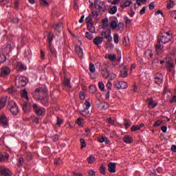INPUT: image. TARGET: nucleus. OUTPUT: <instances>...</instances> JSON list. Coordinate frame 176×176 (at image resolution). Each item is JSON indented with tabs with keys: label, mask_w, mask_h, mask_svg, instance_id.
Returning <instances> with one entry per match:
<instances>
[{
	"label": "nucleus",
	"mask_w": 176,
	"mask_h": 176,
	"mask_svg": "<svg viewBox=\"0 0 176 176\" xmlns=\"http://www.w3.org/2000/svg\"><path fill=\"white\" fill-rule=\"evenodd\" d=\"M90 5H89V9L91 10V12L89 16V24L91 26V28L89 29L90 32H94L95 28L94 26H93V19H97L98 17V12L96 10L97 9V5H98V0H89V1Z\"/></svg>",
	"instance_id": "1"
},
{
	"label": "nucleus",
	"mask_w": 176,
	"mask_h": 176,
	"mask_svg": "<svg viewBox=\"0 0 176 176\" xmlns=\"http://www.w3.org/2000/svg\"><path fill=\"white\" fill-rule=\"evenodd\" d=\"M21 99L20 104L22 106L24 113H28V109L32 107V104L30 102V98H28V92L27 90L23 89L21 94Z\"/></svg>",
	"instance_id": "2"
},
{
	"label": "nucleus",
	"mask_w": 176,
	"mask_h": 176,
	"mask_svg": "<svg viewBox=\"0 0 176 176\" xmlns=\"http://www.w3.org/2000/svg\"><path fill=\"white\" fill-rule=\"evenodd\" d=\"M172 38L173 35L171 34V32H163L160 34L157 42H159L160 43L161 42V43L166 45V43H168V42H170Z\"/></svg>",
	"instance_id": "3"
},
{
	"label": "nucleus",
	"mask_w": 176,
	"mask_h": 176,
	"mask_svg": "<svg viewBox=\"0 0 176 176\" xmlns=\"http://www.w3.org/2000/svg\"><path fill=\"white\" fill-rule=\"evenodd\" d=\"M41 89H36L34 91V98H36V100H39L41 104H43V105L47 107V105H49V97L46 96L45 97H39V93H41Z\"/></svg>",
	"instance_id": "4"
},
{
	"label": "nucleus",
	"mask_w": 176,
	"mask_h": 176,
	"mask_svg": "<svg viewBox=\"0 0 176 176\" xmlns=\"http://www.w3.org/2000/svg\"><path fill=\"white\" fill-rule=\"evenodd\" d=\"M15 85L17 87H24L27 85V78L23 76H17L15 78Z\"/></svg>",
	"instance_id": "5"
},
{
	"label": "nucleus",
	"mask_w": 176,
	"mask_h": 176,
	"mask_svg": "<svg viewBox=\"0 0 176 176\" xmlns=\"http://www.w3.org/2000/svg\"><path fill=\"white\" fill-rule=\"evenodd\" d=\"M8 108H10V111L11 112L12 115H13L14 116H16V115H19V107L17 106L16 102L10 100L8 102Z\"/></svg>",
	"instance_id": "6"
},
{
	"label": "nucleus",
	"mask_w": 176,
	"mask_h": 176,
	"mask_svg": "<svg viewBox=\"0 0 176 176\" xmlns=\"http://www.w3.org/2000/svg\"><path fill=\"white\" fill-rule=\"evenodd\" d=\"M34 111L37 116H45L46 113V110L43 107H38L36 104H32Z\"/></svg>",
	"instance_id": "7"
},
{
	"label": "nucleus",
	"mask_w": 176,
	"mask_h": 176,
	"mask_svg": "<svg viewBox=\"0 0 176 176\" xmlns=\"http://www.w3.org/2000/svg\"><path fill=\"white\" fill-rule=\"evenodd\" d=\"M13 47H14V45L13 44V43L5 44L2 47V52H3V53H5L6 54H10Z\"/></svg>",
	"instance_id": "8"
},
{
	"label": "nucleus",
	"mask_w": 176,
	"mask_h": 176,
	"mask_svg": "<svg viewBox=\"0 0 176 176\" xmlns=\"http://www.w3.org/2000/svg\"><path fill=\"white\" fill-rule=\"evenodd\" d=\"M114 87H116V89H118V90L120 89H127V82L119 80L114 81Z\"/></svg>",
	"instance_id": "9"
},
{
	"label": "nucleus",
	"mask_w": 176,
	"mask_h": 176,
	"mask_svg": "<svg viewBox=\"0 0 176 176\" xmlns=\"http://www.w3.org/2000/svg\"><path fill=\"white\" fill-rule=\"evenodd\" d=\"M10 68L8 67H1V76H2V78H6V76H9L10 74Z\"/></svg>",
	"instance_id": "10"
},
{
	"label": "nucleus",
	"mask_w": 176,
	"mask_h": 176,
	"mask_svg": "<svg viewBox=\"0 0 176 176\" xmlns=\"http://www.w3.org/2000/svg\"><path fill=\"white\" fill-rule=\"evenodd\" d=\"M154 79L157 85H162V83H163V75L160 73H157L155 75Z\"/></svg>",
	"instance_id": "11"
},
{
	"label": "nucleus",
	"mask_w": 176,
	"mask_h": 176,
	"mask_svg": "<svg viewBox=\"0 0 176 176\" xmlns=\"http://www.w3.org/2000/svg\"><path fill=\"white\" fill-rule=\"evenodd\" d=\"M0 124L1 126H8L9 124L8 118H6V115H5V113L0 115Z\"/></svg>",
	"instance_id": "12"
},
{
	"label": "nucleus",
	"mask_w": 176,
	"mask_h": 176,
	"mask_svg": "<svg viewBox=\"0 0 176 176\" xmlns=\"http://www.w3.org/2000/svg\"><path fill=\"white\" fill-rule=\"evenodd\" d=\"M83 108H85V110L81 111V115L87 118V116H89V111H87V109H89V101L86 100L85 103L83 104Z\"/></svg>",
	"instance_id": "13"
},
{
	"label": "nucleus",
	"mask_w": 176,
	"mask_h": 176,
	"mask_svg": "<svg viewBox=\"0 0 176 176\" xmlns=\"http://www.w3.org/2000/svg\"><path fill=\"white\" fill-rule=\"evenodd\" d=\"M0 173L4 176H12V172L5 166L0 167Z\"/></svg>",
	"instance_id": "14"
},
{
	"label": "nucleus",
	"mask_w": 176,
	"mask_h": 176,
	"mask_svg": "<svg viewBox=\"0 0 176 176\" xmlns=\"http://www.w3.org/2000/svg\"><path fill=\"white\" fill-rule=\"evenodd\" d=\"M146 101L150 108H156V107H157V102L153 100V98H148Z\"/></svg>",
	"instance_id": "15"
},
{
	"label": "nucleus",
	"mask_w": 176,
	"mask_h": 176,
	"mask_svg": "<svg viewBox=\"0 0 176 176\" xmlns=\"http://www.w3.org/2000/svg\"><path fill=\"white\" fill-rule=\"evenodd\" d=\"M89 71L91 72V74H89L91 79H96V76L92 74L96 72V66H94V64H93L91 63H89Z\"/></svg>",
	"instance_id": "16"
},
{
	"label": "nucleus",
	"mask_w": 176,
	"mask_h": 176,
	"mask_svg": "<svg viewBox=\"0 0 176 176\" xmlns=\"http://www.w3.org/2000/svg\"><path fill=\"white\" fill-rule=\"evenodd\" d=\"M75 52L78 57H80V58H82L83 57V50H82V47H80V46H76Z\"/></svg>",
	"instance_id": "17"
},
{
	"label": "nucleus",
	"mask_w": 176,
	"mask_h": 176,
	"mask_svg": "<svg viewBox=\"0 0 176 176\" xmlns=\"http://www.w3.org/2000/svg\"><path fill=\"white\" fill-rule=\"evenodd\" d=\"M109 173H116V164L110 162L108 165Z\"/></svg>",
	"instance_id": "18"
},
{
	"label": "nucleus",
	"mask_w": 176,
	"mask_h": 176,
	"mask_svg": "<svg viewBox=\"0 0 176 176\" xmlns=\"http://www.w3.org/2000/svg\"><path fill=\"white\" fill-rule=\"evenodd\" d=\"M109 74V72L108 71V69L105 67H102L101 74H102V76L104 78V79L108 78Z\"/></svg>",
	"instance_id": "19"
},
{
	"label": "nucleus",
	"mask_w": 176,
	"mask_h": 176,
	"mask_svg": "<svg viewBox=\"0 0 176 176\" xmlns=\"http://www.w3.org/2000/svg\"><path fill=\"white\" fill-rule=\"evenodd\" d=\"M155 50L157 54H162L163 53V47H162V45L160 42H157L155 45Z\"/></svg>",
	"instance_id": "20"
},
{
	"label": "nucleus",
	"mask_w": 176,
	"mask_h": 176,
	"mask_svg": "<svg viewBox=\"0 0 176 176\" xmlns=\"http://www.w3.org/2000/svg\"><path fill=\"white\" fill-rule=\"evenodd\" d=\"M53 28H55V31L56 32H61V30H63V23H55L53 25Z\"/></svg>",
	"instance_id": "21"
},
{
	"label": "nucleus",
	"mask_w": 176,
	"mask_h": 176,
	"mask_svg": "<svg viewBox=\"0 0 176 176\" xmlns=\"http://www.w3.org/2000/svg\"><path fill=\"white\" fill-rule=\"evenodd\" d=\"M6 101H8V97L2 96L0 99V109H2L6 105Z\"/></svg>",
	"instance_id": "22"
},
{
	"label": "nucleus",
	"mask_w": 176,
	"mask_h": 176,
	"mask_svg": "<svg viewBox=\"0 0 176 176\" xmlns=\"http://www.w3.org/2000/svg\"><path fill=\"white\" fill-rule=\"evenodd\" d=\"M127 72H129V69L126 67V66H124L123 69L120 71V76L121 78H126V76H127L128 75Z\"/></svg>",
	"instance_id": "23"
},
{
	"label": "nucleus",
	"mask_w": 176,
	"mask_h": 176,
	"mask_svg": "<svg viewBox=\"0 0 176 176\" xmlns=\"http://www.w3.org/2000/svg\"><path fill=\"white\" fill-rule=\"evenodd\" d=\"M16 71H24V69H27V67L23 65L21 63H17L16 65Z\"/></svg>",
	"instance_id": "24"
},
{
	"label": "nucleus",
	"mask_w": 176,
	"mask_h": 176,
	"mask_svg": "<svg viewBox=\"0 0 176 176\" xmlns=\"http://www.w3.org/2000/svg\"><path fill=\"white\" fill-rule=\"evenodd\" d=\"M109 108V104L107 102H100L98 105V109L101 110L108 109Z\"/></svg>",
	"instance_id": "25"
},
{
	"label": "nucleus",
	"mask_w": 176,
	"mask_h": 176,
	"mask_svg": "<svg viewBox=\"0 0 176 176\" xmlns=\"http://www.w3.org/2000/svg\"><path fill=\"white\" fill-rule=\"evenodd\" d=\"M174 6H175V1H174V0H168L166 1L167 9H173Z\"/></svg>",
	"instance_id": "26"
},
{
	"label": "nucleus",
	"mask_w": 176,
	"mask_h": 176,
	"mask_svg": "<svg viewBox=\"0 0 176 176\" xmlns=\"http://www.w3.org/2000/svg\"><path fill=\"white\" fill-rule=\"evenodd\" d=\"M123 140L126 144H131L133 142V138L130 135H125Z\"/></svg>",
	"instance_id": "27"
},
{
	"label": "nucleus",
	"mask_w": 176,
	"mask_h": 176,
	"mask_svg": "<svg viewBox=\"0 0 176 176\" xmlns=\"http://www.w3.org/2000/svg\"><path fill=\"white\" fill-rule=\"evenodd\" d=\"M106 58H109L110 61H116V55L115 54H107Z\"/></svg>",
	"instance_id": "28"
},
{
	"label": "nucleus",
	"mask_w": 176,
	"mask_h": 176,
	"mask_svg": "<svg viewBox=\"0 0 176 176\" xmlns=\"http://www.w3.org/2000/svg\"><path fill=\"white\" fill-rule=\"evenodd\" d=\"M9 159V154H0V162H5V160H8Z\"/></svg>",
	"instance_id": "29"
},
{
	"label": "nucleus",
	"mask_w": 176,
	"mask_h": 176,
	"mask_svg": "<svg viewBox=\"0 0 176 176\" xmlns=\"http://www.w3.org/2000/svg\"><path fill=\"white\" fill-rule=\"evenodd\" d=\"M144 55L148 58H152V57H153V52H152V50H147L145 51Z\"/></svg>",
	"instance_id": "30"
},
{
	"label": "nucleus",
	"mask_w": 176,
	"mask_h": 176,
	"mask_svg": "<svg viewBox=\"0 0 176 176\" xmlns=\"http://www.w3.org/2000/svg\"><path fill=\"white\" fill-rule=\"evenodd\" d=\"M94 43H95V45H100V43H102V38L101 37H96L94 39Z\"/></svg>",
	"instance_id": "31"
},
{
	"label": "nucleus",
	"mask_w": 176,
	"mask_h": 176,
	"mask_svg": "<svg viewBox=\"0 0 176 176\" xmlns=\"http://www.w3.org/2000/svg\"><path fill=\"white\" fill-rule=\"evenodd\" d=\"M98 9L99 12H105L107 7H105V4H104V3H102L98 5Z\"/></svg>",
	"instance_id": "32"
},
{
	"label": "nucleus",
	"mask_w": 176,
	"mask_h": 176,
	"mask_svg": "<svg viewBox=\"0 0 176 176\" xmlns=\"http://www.w3.org/2000/svg\"><path fill=\"white\" fill-rule=\"evenodd\" d=\"M116 12H118V7L116 6H114L109 9V13H110V14H115Z\"/></svg>",
	"instance_id": "33"
},
{
	"label": "nucleus",
	"mask_w": 176,
	"mask_h": 176,
	"mask_svg": "<svg viewBox=\"0 0 176 176\" xmlns=\"http://www.w3.org/2000/svg\"><path fill=\"white\" fill-rule=\"evenodd\" d=\"M166 67H167V69L169 72H171V71H173V69H174V64H173L172 63L168 62Z\"/></svg>",
	"instance_id": "34"
},
{
	"label": "nucleus",
	"mask_w": 176,
	"mask_h": 176,
	"mask_svg": "<svg viewBox=\"0 0 176 176\" xmlns=\"http://www.w3.org/2000/svg\"><path fill=\"white\" fill-rule=\"evenodd\" d=\"M107 78L110 80H113V79L116 78V74H115L114 73H109V74H107Z\"/></svg>",
	"instance_id": "35"
},
{
	"label": "nucleus",
	"mask_w": 176,
	"mask_h": 176,
	"mask_svg": "<svg viewBox=\"0 0 176 176\" xmlns=\"http://www.w3.org/2000/svg\"><path fill=\"white\" fill-rule=\"evenodd\" d=\"M98 87H99L100 90H101V91H105V85H104V82H99Z\"/></svg>",
	"instance_id": "36"
},
{
	"label": "nucleus",
	"mask_w": 176,
	"mask_h": 176,
	"mask_svg": "<svg viewBox=\"0 0 176 176\" xmlns=\"http://www.w3.org/2000/svg\"><path fill=\"white\" fill-rule=\"evenodd\" d=\"M52 41H53V32H50L48 34V45H52Z\"/></svg>",
	"instance_id": "37"
},
{
	"label": "nucleus",
	"mask_w": 176,
	"mask_h": 176,
	"mask_svg": "<svg viewBox=\"0 0 176 176\" xmlns=\"http://www.w3.org/2000/svg\"><path fill=\"white\" fill-rule=\"evenodd\" d=\"M5 61H6V56L0 54V64L5 63Z\"/></svg>",
	"instance_id": "38"
},
{
	"label": "nucleus",
	"mask_w": 176,
	"mask_h": 176,
	"mask_svg": "<svg viewBox=\"0 0 176 176\" xmlns=\"http://www.w3.org/2000/svg\"><path fill=\"white\" fill-rule=\"evenodd\" d=\"M97 91V87L95 85H90L89 86V93H96Z\"/></svg>",
	"instance_id": "39"
},
{
	"label": "nucleus",
	"mask_w": 176,
	"mask_h": 176,
	"mask_svg": "<svg viewBox=\"0 0 176 176\" xmlns=\"http://www.w3.org/2000/svg\"><path fill=\"white\" fill-rule=\"evenodd\" d=\"M106 87L107 89V91H111V90H112V82H111V81H108L106 85Z\"/></svg>",
	"instance_id": "40"
},
{
	"label": "nucleus",
	"mask_w": 176,
	"mask_h": 176,
	"mask_svg": "<svg viewBox=\"0 0 176 176\" xmlns=\"http://www.w3.org/2000/svg\"><path fill=\"white\" fill-rule=\"evenodd\" d=\"M64 85L67 86V87H69V89H71V81L69 79L65 80Z\"/></svg>",
	"instance_id": "41"
},
{
	"label": "nucleus",
	"mask_w": 176,
	"mask_h": 176,
	"mask_svg": "<svg viewBox=\"0 0 176 176\" xmlns=\"http://www.w3.org/2000/svg\"><path fill=\"white\" fill-rule=\"evenodd\" d=\"M48 49L52 54H56V50L52 47V44H48Z\"/></svg>",
	"instance_id": "42"
},
{
	"label": "nucleus",
	"mask_w": 176,
	"mask_h": 176,
	"mask_svg": "<svg viewBox=\"0 0 176 176\" xmlns=\"http://www.w3.org/2000/svg\"><path fill=\"white\" fill-rule=\"evenodd\" d=\"M40 5H41V6H49V3L47 2L46 0H40Z\"/></svg>",
	"instance_id": "43"
},
{
	"label": "nucleus",
	"mask_w": 176,
	"mask_h": 176,
	"mask_svg": "<svg viewBox=\"0 0 176 176\" xmlns=\"http://www.w3.org/2000/svg\"><path fill=\"white\" fill-rule=\"evenodd\" d=\"M77 124H78L80 127L83 126V118H78L76 121Z\"/></svg>",
	"instance_id": "44"
},
{
	"label": "nucleus",
	"mask_w": 176,
	"mask_h": 176,
	"mask_svg": "<svg viewBox=\"0 0 176 176\" xmlns=\"http://www.w3.org/2000/svg\"><path fill=\"white\" fill-rule=\"evenodd\" d=\"M99 170H100V172L101 173V174L104 175L105 170H107V167H105V166H104V165H102Z\"/></svg>",
	"instance_id": "45"
},
{
	"label": "nucleus",
	"mask_w": 176,
	"mask_h": 176,
	"mask_svg": "<svg viewBox=\"0 0 176 176\" xmlns=\"http://www.w3.org/2000/svg\"><path fill=\"white\" fill-rule=\"evenodd\" d=\"M23 163H24V159H23V157H20L19 159V162L17 163V166L19 167H21L23 166Z\"/></svg>",
	"instance_id": "46"
},
{
	"label": "nucleus",
	"mask_w": 176,
	"mask_h": 176,
	"mask_svg": "<svg viewBox=\"0 0 176 176\" xmlns=\"http://www.w3.org/2000/svg\"><path fill=\"white\" fill-rule=\"evenodd\" d=\"M94 162H96V157H94V155H91L89 157V163L93 164Z\"/></svg>",
	"instance_id": "47"
},
{
	"label": "nucleus",
	"mask_w": 176,
	"mask_h": 176,
	"mask_svg": "<svg viewBox=\"0 0 176 176\" xmlns=\"http://www.w3.org/2000/svg\"><path fill=\"white\" fill-rule=\"evenodd\" d=\"M110 25H111V28H113V30H115V28H116V27H118V23H116V21H112L111 22Z\"/></svg>",
	"instance_id": "48"
},
{
	"label": "nucleus",
	"mask_w": 176,
	"mask_h": 176,
	"mask_svg": "<svg viewBox=\"0 0 176 176\" xmlns=\"http://www.w3.org/2000/svg\"><path fill=\"white\" fill-rule=\"evenodd\" d=\"M131 131H137L140 130V126H138V125H133L131 126Z\"/></svg>",
	"instance_id": "49"
},
{
	"label": "nucleus",
	"mask_w": 176,
	"mask_h": 176,
	"mask_svg": "<svg viewBox=\"0 0 176 176\" xmlns=\"http://www.w3.org/2000/svg\"><path fill=\"white\" fill-rule=\"evenodd\" d=\"M124 126H125L126 129H129V127H130V126H131V122L127 120H125Z\"/></svg>",
	"instance_id": "50"
},
{
	"label": "nucleus",
	"mask_w": 176,
	"mask_h": 176,
	"mask_svg": "<svg viewBox=\"0 0 176 176\" xmlns=\"http://www.w3.org/2000/svg\"><path fill=\"white\" fill-rule=\"evenodd\" d=\"M113 39H114V43H119V35L118 34H114Z\"/></svg>",
	"instance_id": "51"
},
{
	"label": "nucleus",
	"mask_w": 176,
	"mask_h": 176,
	"mask_svg": "<svg viewBox=\"0 0 176 176\" xmlns=\"http://www.w3.org/2000/svg\"><path fill=\"white\" fill-rule=\"evenodd\" d=\"M80 142L81 144V148L83 149V148H86V142L85 141V140L81 139L80 140Z\"/></svg>",
	"instance_id": "52"
},
{
	"label": "nucleus",
	"mask_w": 176,
	"mask_h": 176,
	"mask_svg": "<svg viewBox=\"0 0 176 176\" xmlns=\"http://www.w3.org/2000/svg\"><path fill=\"white\" fill-rule=\"evenodd\" d=\"M131 1H126L124 3V8H127L131 5Z\"/></svg>",
	"instance_id": "53"
},
{
	"label": "nucleus",
	"mask_w": 176,
	"mask_h": 176,
	"mask_svg": "<svg viewBox=\"0 0 176 176\" xmlns=\"http://www.w3.org/2000/svg\"><path fill=\"white\" fill-rule=\"evenodd\" d=\"M98 142H105V138L102 137V136H100L98 138Z\"/></svg>",
	"instance_id": "54"
},
{
	"label": "nucleus",
	"mask_w": 176,
	"mask_h": 176,
	"mask_svg": "<svg viewBox=\"0 0 176 176\" xmlns=\"http://www.w3.org/2000/svg\"><path fill=\"white\" fill-rule=\"evenodd\" d=\"M63 124V120L60 119V118H57L56 125L61 126Z\"/></svg>",
	"instance_id": "55"
},
{
	"label": "nucleus",
	"mask_w": 176,
	"mask_h": 176,
	"mask_svg": "<svg viewBox=\"0 0 176 176\" xmlns=\"http://www.w3.org/2000/svg\"><path fill=\"white\" fill-rule=\"evenodd\" d=\"M104 38H105V39H107V41L108 42H111V41H112V37L111 36L110 34H109V35H105V36H104Z\"/></svg>",
	"instance_id": "56"
},
{
	"label": "nucleus",
	"mask_w": 176,
	"mask_h": 176,
	"mask_svg": "<svg viewBox=\"0 0 176 176\" xmlns=\"http://www.w3.org/2000/svg\"><path fill=\"white\" fill-rule=\"evenodd\" d=\"M162 124V120H158L155 124H154V127H157Z\"/></svg>",
	"instance_id": "57"
},
{
	"label": "nucleus",
	"mask_w": 176,
	"mask_h": 176,
	"mask_svg": "<svg viewBox=\"0 0 176 176\" xmlns=\"http://www.w3.org/2000/svg\"><path fill=\"white\" fill-rule=\"evenodd\" d=\"M110 94H111V91H107L106 94H105V99L106 100H109Z\"/></svg>",
	"instance_id": "58"
},
{
	"label": "nucleus",
	"mask_w": 176,
	"mask_h": 176,
	"mask_svg": "<svg viewBox=\"0 0 176 176\" xmlns=\"http://www.w3.org/2000/svg\"><path fill=\"white\" fill-rule=\"evenodd\" d=\"M146 10V7L144 6L142 9L140 10V14H145V11Z\"/></svg>",
	"instance_id": "59"
},
{
	"label": "nucleus",
	"mask_w": 176,
	"mask_h": 176,
	"mask_svg": "<svg viewBox=\"0 0 176 176\" xmlns=\"http://www.w3.org/2000/svg\"><path fill=\"white\" fill-rule=\"evenodd\" d=\"M89 176H95L96 175V172H94V170L91 169L89 171Z\"/></svg>",
	"instance_id": "60"
},
{
	"label": "nucleus",
	"mask_w": 176,
	"mask_h": 176,
	"mask_svg": "<svg viewBox=\"0 0 176 176\" xmlns=\"http://www.w3.org/2000/svg\"><path fill=\"white\" fill-rule=\"evenodd\" d=\"M171 16L175 20H176V10H173L171 12Z\"/></svg>",
	"instance_id": "61"
},
{
	"label": "nucleus",
	"mask_w": 176,
	"mask_h": 176,
	"mask_svg": "<svg viewBox=\"0 0 176 176\" xmlns=\"http://www.w3.org/2000/svg\"><path fill=\"white\" fill-rule=\"evenodd\" d=\"M8 93H10V94H14V89H13V88H8Z\"/></svg>",
	"instance_id": "62"
},
{
	"label": "nucleus",
	"mask_w": 176,
	"mask_h": 176,
	"mask_svg": "<svg viewBox=\"0 0 176 176\" xmlns=\"http://www.w3.org/2000/svg\"><path fill=\"white\" fill-rule=\"evenodd\" d=\"M170 104H173V102H176V96H173L172 99L170 100Z\"/></svg>",
	"instance_id": "63"
},
{
	"label": "nucleus",
	"mask_w": 176,
	"mask_h": 176,
	"mask_svg": "<svg viewBox=\"0 0 176 176\" xmlns=\"http://www.w3.org/2000/svg\"><path fill=\"white\" fill-rule=\"evenodd\" d=\"M102 24H104V25H108V19H102Z\"/></svg>",
	"instance_id": "64"
}]
</instances>
